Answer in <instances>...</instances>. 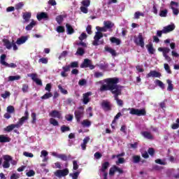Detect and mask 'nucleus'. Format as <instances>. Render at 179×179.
<instances>
[{"label":"nucleus","mask_w":179,"mask_h":179,"mask_svg":"<svg viewBox=\"0 0 179 179\" xmlns=\"http://www.w3.org/2000/svg\"><path fill=\"white\" fill-rule=\"evenodd\" d=\"M103 82L106 84H103L101 86L99 91L100 92H110L113 95L114 100H115L117 106L119 107H122L124 106V101L120 99L118 97L122 94V89L124 86L118 85L120 83V78H108L103 80Z\"/></svg>","instance_id":"obj_1"},{"label":"nucleus","mask_w":179,"mask_h":179,"mask_svg":"<svg viewBox=\"0 0 179 179\" xmlns=\"http://www.w3.org/2000/svg\"><path fill=\"white\" fill-rule=\"evenodd\" d=\"M74 115L77 122H80V120H82L83 115H85V108L80 106L78 109L75 110Z\"/></svg>","instance_id":"obj_2"},{"label":"nucleus","mask_w":179,"mask_h":179,"mask_svg":"<svg viewBox=\"0 0 179 179\" xmlns=\"http://www.w3.org/2000/svg\"><path fill=\"white\" fill-rule=\"evenodd\" d=\"M101 38H103V33L96 31L95 36H94L92 45L97 46L104 44V41H100Z\"/></svg>","instance_id":"obj_3"},{"label":"nucleus","mask_w":179,"mask_h":179,"mask_svg":"<svg viewBox=\"0 0 179 179\" xmlns=\"http://www.w3.org/2000/svg\"><path fill=\"white\" fill-rule=\"evenodd\" d=\"M130 114L131 115H137V117H142L146 115V110L143 109H136L135 108H129Z\"/></svg>","instance_id":"obj_4"},{"label":"nucleus","mask_w":179,"mask_h":179,"mask_svg":"<svg viewBox=\"0 0 179 179\" xmlns=\"http://www.w3.org/2000/svg\"><path fill=\"white\" fill-rule=\"evenodd\" d=\"M134 42L136 45H139L141 48H145V39L143 38L142 33L138 34V38L135 37Z\"/></svg>","instance_id":"obj_5"},{"label":"nucleus","mask_w":179,"mask_h":179,"mask_svg":"<svg viewBox=\"0 0 179 179\" xmlns=\"http://www.w3.org/2000/svg\"><path fill=\"white\" fill-rule=\"evenodd\" d=\"M54 174L55 177H57L58 178H62V177H66V176L69 174V169L68 168L64 169H59L57 170Z\"/></svg>","instance_id":"obj_6"},{"label":"nucleus","mask_w":179,"mask_h":179,"mask_svg":"<svg viewBox=\"0 0 179 179\" xmlns=\"http://www.w3.org/2000/svg\"><path fill=\"white\" fill-rule=\"evenodd\" d=\"M81 5H83V6L80 8V11L83 12V13H87V12H89L87 8L90 6V0H83Z\"/></svg>","instance_id":"obj_7"},{"label":"nucleus","mask_w":179,"mask_h":179,"mask_svg":"<svg viewBox=\"0 0 179 179\" xmlns=\"http://www.w3.org/2000/svg\"><path fill=\"white\" fill-rule=\"evenodd\" d=\"M3 159L4 160L3 163V169H9L10 167V162H12L13 159L10 155H6L3 156Z\"/></svg>","instance_id":"obj_8"},{"label":"nucleus","mask_w":179,"mask_h":179,"mask_svg":"<svg viewBox=\"0 0 179 179\" xmlns=\"http://www.w3.org/2000/svg\"><path fill=\"white\" fill-rule=\"evenodd\" d=\"M80 68H90V69H94V66L92 65L90 59H85L80 65Z\"/></svg>","instance_id":"obj_9"},{"label":"nucleus","mask_w":179,"mask_h":179,"mask_svg":"<svg viewBox=\"0 0 179 179\" xmlns=\"http://www.w3.org/2000/svg\"><path fill=\"white\" fill-rule=\"evenodd\" d=\"M101 107L105 111H111V107H113V105H111V102L108 101H103L101 103Z\"/></svg>","instance_id":"obj_10"},{"label":"nucleus","mask_w":179,"mask_h":179,"mask_svg":"<svg viewBox=\"0 0 179 179\" xmlns=\"http://www.w3.org/2000/svg\"><path fill=\"white\" fill-rule=\"evenodd\" d=\"M49 116L52 117V118H58L59 120L62 119V115L61 114V112L57 110H52L49 113Z\"/></svg>","instance_id":"obj_11"},{"label":"nucleus","mask_w":179,"mask_h":179,"mask_svg":"<svg viewBox=\"0 0 179 179\" xmlns=\"http://www.w3.org/2000/svg\"><path fill=\"white\" fill-rule=\"evenodd\" d=\"M176 29V25L174 24H169L163 28L164 34H167L170 31H173Z\"/></svg>","instance_id":"obj_12"},{"label":"nucleus","mask_w":179,"mask_h":179,"mask_svg":"<svg viewBox=\"0 0 179 179\" xmlns=\"http://www.w3.org/2000/svg\"><path fill=\"white\" fill-rule=\"evenodd\" d=\"M162 76V73L156 71H150L149 73L146 75V78H160Z\"/></svg>","instance_id":"obj_13"},{"label":"nucleus","mask_w":179,"mask_h":179,"mask_svg":"<svg viewBox=\"0 0 179 179\" xmlns=\"http://www.w3.org/2000/svg\"><path fill=\"white\" fill-rule=\"evenodd\" d=\"M29 76L31 78L32 80L36 83V85L38 86H43V82L41 80L37 78V75L36 73H31Z\"/></svg>","instance_id":"obj_14"},{"label":"nucleus","mask_w":179,"mask_h":179,"mask_svg":"<svg viewBox=\"0 0 179 179\" xmlns=\"http://www.w3.org/2000/svg\"><path fill=\"white\" fill-rule=\"evenodd\" d=\"M90 96H92V92H88L83 94V104H87V103L90 101V98H89Z\"/></svg>","instance_id":"obj_15"},{"label":"nucleus","mask_w":179,"mask_h":179,"mask_svg":"<svg viewBox=\"0 0 179 179\" xmlns=\"http://www.w3.org/2000/svg\"><path fill=\"white\" fill-rule=\"evenodd\" d=\"M58 159H61L63 162H66L67 160L72 159V156L71 155H69L66 156L65 154H59L57 155Z\"/></svg>","instance_id":"obj_16"},{"label":"nucleus","mask_w":179,"mask_h":179,"mask_svg":"<svg viewBox=\"0 0 179 179\" xmlns=\"http://www.w3.org/2000/svg\"><path fill=\"white\" fill-rule=\"evenodd\" d=\"M36 17L38 20H43V19L48 20V14L47 13L42 12L39 14H37Z\"/></svg>","instance_id":"obj_17"},{"label":"nucleus","mask_w":179,"mask_h":179,"mask_svg":"<svg viewBox=\"0 0 179 179\" xmlns=\"http://www.w3.org/2000/svg\"><path fill=\"white\" fill-rule=\"evenodd\" d=\"M145 47L149 54H150L151 55H153V54H155V52L156 51V50L155 49V48H153V43H149L146 45Z\"/></svg>","instance_id":"obj_18"},{"label":"nucleus","mask_w":179,"mask_h":179,"mask_svg":"<svg viewBox=\"0 0 179 179\" xmlns=\"http://www.w3.org/2000/svg\"><path fill=\"white\" fill-rule=\"evenodd\" d=\"M8 142H10V138L5 135H0V143H7Z\"/></svg>","instance_id":"obj_19"},{"label":"nucleus","mask_w":179,"mask_h":179,"mask_svg":"<svg viewBox=\"0 0 179 179\" xmlns=\"http://www.w3.org/2000/svg\"><path fill=\"white\" fill-rule=\"evenodd\" d=\"M105 51L111 54V55L113 57H117V52H115V50H114L108 46H105Z\"/></svg>","instance_id":"obj_20"},{"label":"nucleus","mask_w":179,"mask_h":179,"mask_svg":"<svg viewBox=\"0 0 179 179\" xmlns=\"http://www.w3.org/2000/svg\"><path fill=\"white\" fill-rule=\"evenodd\" d=\"M141 135L143 136H144L145 138V139H150V141H152V139H153V136L149 131H142Z\"/></svg>","instance_id":"obj_21"},{"label":"nucleus","mask_w":179,"mask_h":179,"mask_svg":"<svg viewBox=\"0 0 179 179\" xmlns=\"http://www.w3.org/2000/svg\"><path fill=\"white\" fill-rule=\"evenodd\" d=\"M3 43L7 50H10L12 48V42L9 40L4 38L3 39Z\"/></svg>","instance_id":"obj_22"},{"label":"nucleus","mask_w":179,"mask_h":179,"mask_svg":"<svg viewBox=\"0 0 179 179\" xmlns=\"http://www.w3.org/2000/svg\"><path fill=\"white\" fill-rule=\"evenodd\" d=\"M108 167H110V162H105L102 164V166L100 169V171H101V173H105L106 170H107Z\"/></svg>","instance_id":"obj_23"},{"label":"nucleus","mask_w":179,"mask_h":179,"mask_svg":"<svg viewBox=\"0 0 179 179\" xmlns=\"http://www.w3.org/2000/svg\"><path fill=\"white\" fill-rule=\"evenodd\" d=\"M26 41H27V36H21L20 38H19L17 41L15 42L16 44H17L18 45H20L21 44H24V43H26Z\"/></svg>","instance_id":"obj_24"},{"label":"nucleus","mask_w":179,"mask_h":179,"mask_svg":"<svg viewBox=\"0 0 179 179\" xmlns=\"http://www.w3.org/2000/svg\"><path fill=\"white\" fill-rule=\"evenodd\" d=\"M66 27L67 34H73V33H75V29H73V27H72L71 24H66Z\"/></svg>","instance_id":"obj_25"},{"label":"nucleus","mask_w":179,"mask_h":179,"mask_svg":"<svg viewBox=\"0 0 179 179\" xmlns=\"http://www.w3.org/2000/svg\"><path fill=\"white\" fill-rule=\"evenodd\" d=\"M36 24H37V23L36 22V21H34V20H32L31 22H30V24H28V25L25 27V30H27V31L31 30V29H33V27H34V26H36Z\"/></svg>","instance_id":"obj_26"},{"label":"nucleus","mask_w":179,"mask_h":179,"mask_svg":"<svg viewBox=\"0 0 179 179\" xmlns=\"http://www.w3.org/2000/svg\"><path fill=\"white\" fill-rule=\"evenodd\" d=\"M103 24L104 27L109 30H110V29H113V27L114 26V24H113V22H111L110 21H104Z\"/></svg>","instance_id":"obj_27"},{"label":"nucleus","mask_w":179,"mask_h":179,"mask_svg":"<svg viewBox=\"0 0 179 179\" xmlns=\"http://www.w3.org/2000/svg\"><path fill=\"white\" fill-rule=\"evenodd\" d=\"M22 17L25 22H29L31 17V13L26 12L23 14Z\"/></svg>","instance_id":"obj_28"},{"label":"nucleus","mask_w":179,"mask_h":179,"mask_svg":"<svg viewBox=\"0 0 179 179\" xmlns=\"http://www.w3.org/2000/svg\"><path fill=\"white\" fill-rule=\"evenodd\" d=\"M82 126L85 128V127H87V128H89V127H90V125H92V122H90L89 120H84L82 122H81Z\"/></svg>","instance_id":"obj_29"},{"label":"nucleus","mask_w":179,"mask_h":179,"mask_svg":"<svg viewBox=\"0 0 179 179\" xmlns=\"http://www.w3.org/2000/svg\"><path fill=\"white\" fill-rule=\"evenodd\" d=\"M166 83H168V87H167L168 92H173V89H174V86L173 85V83L171 81V80H167Z\"/></svg>","instance_id":"obj_30"},{"label":"nucleus","mask_w":179,"mask_h":179,"mask_svg":"<svg viewBox=\"0 0 179 179\" xmlns=\"http://www.w3.org/2000/svg\"><path fill=\"white\" fill-rule=\"evenodd\" d=\"M50 124H51V125H53V127H59V123L58 122V121H57V120H55L53 117H51L49 120Z\"/></svg>","instance_id":"obj_31"},{"label":"nucleus","mask_w":179,"mask_h":179,"mask_svg":"<svg viewBox=\"0 0 179 179\" xmlns=\"http://www.w3.org/2000/svg\"><path fill=\"white\" fill-rule=\"evenodd\" d=\"M110 40L111 43L116 44V45H120L121 44V41L115 37H112Z\"/></svg>","instance_id":"obj_32"},{"label":"nucleus","mask_w":179,"mask_h":179,"mask_svg":"<svg viewBox=\"0 0 179 179\" xmlns=\"http://www.w3.org/2000/svg\"><path fill=\"white\" fill-rule=\"evenodd\" d=\"M60 130L64 134L65 132H69V131H71V127H68L66 125H62L61 127H60Z\"/></svg>","instance_id":"obj_33"},{"label":"nucleus","mask_w":179,"mask_h":179,"mask_svg":"<svg viewBox=\"0 0 179 179\" xmlns=\"http://www.w3.org/2000/svg\"><path fill=\"white\" fill-rule=\"evenodd\" d=\"M50 97H52V93L51 92H47L43 96L41 97L42 100H47L48 99H50Z\"/></svg>","instance_id":"obj_34"},{"label":"nucleus","mask_w":179,"mask_h":179,"mask_svg":"<svg viewBox=\"0 0 179 179\" xmlns=\"http://www.w3.org/2000/svg\"><path fill=\"white\" fill-rule=\"evenodd\" d=\"M64 17H65V16H64V15H59L57 16L56 22H57L58 24H61V23H62Z\"/></svg>","instance_id":"obj_35"},{"label":"nucleus","mask_w":179,"mask_h":179,"mask_svg":"<svg viewBox=\"0 0 179 179\" xmlns=\"http://www.w3.org/2000/svg\"><path fill=\"white\" fill-rule=\"evenodd\" d=\"M76 55L82 57V55H85V49L83 48H78Z\"/></svg>","instance_id":"obj_36"},{"label":"nucleus","mask_w":179,"mask_h":179,"mask_svg":"<svg viewBox=\"0 0 179 179\" xmlns=\"http://www.w3.org/2000/svg\"><path fill=\"white\" fill-rule=\"evenodd\" d=\"M23 6H24V3L22 1L15 5L16 10H20V9L23 8Z\"/></svg>","instance_id":"obj_37"},{"label":"nucleus","mask_w":179,"mask_h":179,"mask_svg":"<svg viewBox=\"0 0 179 179\" xmlns=\"http://www.w3.org/2000/svg\"><path fill=\"white\" fill-rule=\"evenodd\" d=\"M22 77H20V76H10L8 77V80H10V82H13V80H20Z\"/></svg>","instance_id":"obj_38"},{"label":"nucleus","mask_w":179,"mask_h":179,"mask_svg":"<svg viewBox=\"0 0 179 179\" xmlns=\"http://www.w3.org/2000/svg\"><path fill=\"white\" fill-rule=\"evenodd\" d=\"M132 159H133V163H134L135 164L141 162V157L139 155H134L132 157Z\"/></svg>","instance_id":"obj_39"},{"label":"nucleus","mask_w":179,"mask_h":179,"mask_svg":"<svg viewBox=\"0 0 179 179\" xmlns=\"http://www.w3.org/2000/svg\"><path fill=\"white\" fill-rule=\"evenodd\" d=\"M6 59V55L3 54L1 55L0 57V62L1 64V65H4L7 63L6 62H5V60Z\"/></svg>","instance_id":"obj_40"},{"label":"nucleus","mask_w":179,"mask_h":179,"mask_svg":"<svg viewBox=\"0 0 179 179\" xmlns=\"http://www.w3.org/2000/svg\"><path fill=\"white\" fill-rule=\"evenodd\" d=\"M167 13H169V10H167V9L162 10L159 13V16L161 17H167Z\"/></svg>","instance_id":"obj_41"},{"label":"nucleus","mask_w":179,"mask_h":179,"mask_svg":"<svg viewBox=\"0 0 179 179\" xmlns=\"http://www.w3.org/2000/svg\"><path fill=\"white\" fill-rule=\"evenodd\" d=\"M13 129H14V127H13V124H10L4 128V131L6 132H12V131H13Z\"/></svg>","instance_id":"obj_42"},{"label":"nucleus","mask_w":179,"mask_h":179,"mask_svg":"<svg viewBox=\"0 0 179 179\" xmlns=\"http://www.w3.org/2000/svg\"><path fill=\"white\" fill-rule=\"evenodd\" d=\"M79 174H80V172L77 171L73 173H70L69 176L72 179H78L79 178Z\"/></svg>","instance_id":"obj_43"},{"label":"nucleus","mask_w":179,"mask_h":179,"mask_svg":"<svg viewBox=\"0 0 179 179\" xmlns=\"http://www.w3.org/2000/svg\"><path fill=\"white\" fill-rule=\"evenodd\" d=\"M115 171H117L116 166H113L109 170V176H114V174H115Z\"/></svg>","instance_id":"obj_44"},{"label":"nucleus","mask_w":179,"mask_h":179,"mask_svg":"<svg viewBox=\"0 0 179 179\" xmlns=\"http://www.w3.org/2000/svg\"><path fill=\"white\" fill-rule=\"evenodd\" d=\"M31 117L32 118L31 124H36V121H37V115L36 113H32L31 114Z\"/></svg>","instance_id":"obj_45"},{"label":"nucleus","mask_w":179,"mask_h":179,"mask_svg":"<svg viewBox=\"0 0 179 179\" xmlns=\"http://www.w3.org/2000/svg\"><path fill=\"white\" fill-rule=\"evenodd\" d=\"M58 89H59V90H60V92H61V93H62V94H68V90L64 89L62 87V85H58Z\"/></svg>","instance_id":"obj_46"},{"label":"nucleus","mask_w":179,"mask_h":179,"mask_svg":"<svg viewBox=\"0 0 179 179\" xmlns=\"http://www.w3.org/2000/svg\"><path fill=\"white\" fill-rule=\"evenodd\" d=\"M1 97L3 99H8V97H10V92L8 91H6L4 94H1Z\"/></svg>","instance_id":"obj_47"},{"label":"nucleus","mask_w":179,"mask_h":179,"mask_svg":"<svg viewBox=\"0 0 179 179\" xmlns=\"http://www.w3.org/2000/svg\"><path fill=\"white\" fill-rule=\"evenodd\" d=\"M7 113L10 114H13V113H15V107L13 106H9L7 107Z\"/></svg>","instance_id":"obj_48"},{"label":"nucleus","mask_w":179,"mask_h":179,"mask_svg":"<svg viewBox=\"0 0 179 179\" xmlns=\"http://www.w3.org/2000/svg\"><path fill=\"white\" fill-rule=\"evenodd\" d=\"M57 33H64L65 32V27L64 26H58L57 27Z\"/></svg>","instance_id":"obj_49"},{"label":"nucleus","mask_w":179,"mask_h":179,"mask_svg":"<svg viewBox=\"0 0 179 179\" xmlns=\"http://www.w3.org/2000/svg\"><path fill=\"white\" fill-rule=\"evenodd\" d=\"M38 62L39 64H48V58L47 57H42L41 59H38Z\"/></svg>","instance_id":"obj_50"},{"label":"nucleus","mask_w":179,"mask_h":179,"mask_svg":"<svg viewBox=\"0 0 179 179\" xmlns=\"http://www.w3.org/2000/svg\"><path fill=\"white\" fill-rule=\"evenodd\" d=\"M140 16H145V14H143V13H141L139 11H136L135 13H134V19H139V17Z\"/></svg>","instance_id":"obj_51"},{"label":"nucleus","mask_w":179,"mask_h":179,"mask_svg":"<svg viewBox=\"0 0 179 179\" xmlns=\"http://www.w3.org/2000/svg\"><path fill=\"white\" fill-rule=\"evenodd\" d=\"M155 83H156V85H157V86L161 87V89H164V83L160 81V80H156Z\"/></svg>","instance_id":"obj_52"},{"label":"nucleus","mask_w":179,"mask_h":179,"mask_svg":"<svg viewBox=\"0 0 179 179\" xmlns=\"http://www.w3.org/2000/svg\"><path fill=\"white\" fill-rule=\"evenodd\" d=\"M22 90L23 93H27V92H29V85L23 84Z\"/></svg>","instance_id":"obj_53"},{"label":"nucleus","mask_w":179,"mask_h":179,"mask_svg":"<svg viewBox=\"0 0 179 179\" xmlns=\"http://www.w3.org/2000/svg\"><path fill=\"white\" fill-rule=\"evenodd\" d=\"M69 65L70 68H79V63L78 62H72Z\"/></svg>","instance_id":"obj_54"},{"label":"nucleus","mask_w":179,"mask_h":179,"mask_svg":"<svg viewBox=\"0 0 179 179\" xmlns=\"http://www.w3.org/2000/svg\"><path fill=\"white\" fill-rule=\"evenodd\" d=\"M94 159L99 160V159H101V157H103V155H101V153H100L99 152H96L94 153Z\"/></svg>","instance_id":"obj_55"},{"label":"nucleus","mask_w":179,"mask_h":179,"mask_svg":"<svg viewBox=\"0 0 179 179\" xmlns=\"http://www.w3.org/2000/svg\"><path fill=\"white\" fill-rule=\"evenodd\" d=\"M5 66H7L8 68H17V65H16V64L15 63H6Z\"/></svg>","instance_id":"obj_56"},{"label":"nucleus","mask_w":179,"mask_h":179,"mask_svg":"<svg viewBox=\"0 0 179 179\" xmlns=\"http://www.w3.org/2000/svg\"><path fill=\"white\" fill-rule=\"evenodd\" d=\"M87 38V35L86 34V33H82L80 34V36H79V40L80 41H83V40Z\"/></svg>","instance_id":"obj_57"},{"label":"nucleus","mask_w":179,"mask_h":179,"mask_svg":"<svg viewBox=\"0 0 179 179\" xmlns=\"http://www.w3.org/2000/svg\"><path fill=\"white\" fill-rule=\"evenodd\" d=\"M164 68L168 73H171V70L170 69V66H169L168 64H164Z\"/></svg>","instance_id":"obj_58"},{"label":"nucleus","mask_w":179,"mask_h":179,"mask_svg":"<svg viewBox=\"0 0 179 179\" xmlns=\"http://www.w3.org/2000/svg\"><path fill=\"white\" fill-rule=\"evenodd\" d=\"M26 175L27 177H33L36 175V172H34L33 170H30L29 171L27 172Z\"/></svg>","instance_id":"obj_59"},{"label":"nucleus","mask_w":179,"mask_h":179,"mask_svg":"<svg viewBox=\"0 0 179 179\" xmlns=\"http://www.w3.org/2000/svg\"><path fill=\"white\" fill-rule=\"evenodd\" d=\"M148 153L150 156H154L155 155V149L153 148H149L148 150Z\"/></svg>","instance_id":"obj_60"},{"label":"nucleus","mask_w":179,"mask_h":179,"mask_svg":"<svg viewBox=\"0 0 179 179\" xmlns=\"http://www.w3.org/2000/svg\"><path fill=\"white\" fill-rule=\"evenodd\" d=\"M52 87V85H51V83H48L45 87V90H46L50 93V92H51Z\"/></svg>","instance_id":"obj_61"},{"label":"nucleus","mask_w":179,"mask_h":179,"mask_svg":"<svg viewBox=\"0 0 179 179\" xmlns=\"http://www.w3.org/2000/svg\"><path fill=\"white\" fill-rule=\"evenodd\" d=\"M23 155L26 157H34V155L31 152H24Z\"/></svg>","instance_id":"obj_62"},{"label":"nucleus","mask_w":179,"mask_h":179,"mask_svg":"<svg viewBox=\"0 0 179 179\" xmlns=\"http://www.w3.org/2000/svg\"><path fill=\"white\" fill-rule=\"evenodd\" d=\"M171 9L173 10V15H175L176 16H177L179 13V10L178 8H174L173 6H171Z\"/></svg>","instance_id":"obj_63"},{"label":"nucleus","mask_w":179,"mask_h":179,"mask_svg":"<svg viewBox=\"0 0 179 179\" xmlns=\"http://www.w3.org/2000/svg\"><path fill=\"white\" fill-rule=\"evenodd\" d=\"M170 52V48H164V50L162 52L163 56L167 55Z\"/></svg>","instance_id":"obj_64"}]
</instances>
